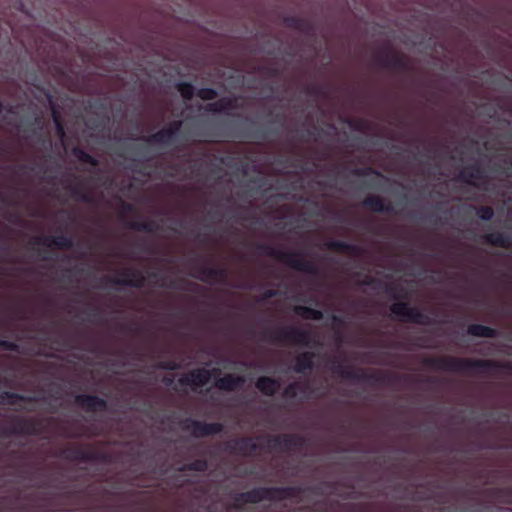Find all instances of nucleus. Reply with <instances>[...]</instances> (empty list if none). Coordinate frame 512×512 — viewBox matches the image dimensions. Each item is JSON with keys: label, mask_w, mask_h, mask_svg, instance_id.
<instances>
[{"label": "nucleus", "mask_w": 512, "mask_h": 512, "mask_svg": "<svg viewBox=\"0 0 512 512\" xmlns=\"http://www.w3.org/2000/svg\"><path fill=\"white\" fill-rule=\"evenodd\" d=\"M423 364L435 370L464 373H489L491 371L512 372V361H496L489 359L457 358L453 356L426 357Z\"/></svg>", "instance_id": "f257e3e1"}, {"label": "nucleus", "mask_w": 512, "mask_h": 512, "mask_svg": "<svg viewBox=\"0 0 512 512\" xmlns=\"http://www.w3.org/2000/svg\"><path fill=\"white\" fill-rule=\"evenodd\" d=\"M303 492L300 486L286 487H258L246 492L238 493L234 496V507L242 508L245 504H256L263 500L280 501L292 499L299 496Z\"/></svg>", "instance_id": "f03ea898"}, {"label": "nucleus", "mask_w": 512, "mask_h": 512, "mask_svg": "<svg viewBox=\"0 0 512 512\" xmlns=\"http://www.w3.org/2000/svg\"><path fill=\"white\" fill-rule=\"evenodd\" d=\"M257 249L261 254L275 258L290 268L310 275L318 274V267L312 260H308L303 251H284L269 244H258Z\"/></svg>", "instance_id": "7ed1b4c3"}, {"label": "nucleus", "mask_w": 512, "mask_h": 512, "mask_svg": "<svg viewBox=\"0 0 512 512\" xmlns=\"http://www.w3.org/2000/svg\"><path fill=\"white\" fill-rule=\"evenodd\" d=\"M332 371L346 380L365 381L377 385L394 384L399 380V375L393 373H386L377 371L373 373H365L364 371H357L350 366L344 365L340 361H335L332 366Z\"/></svg>", "instance_id": "20e7f679"}, {"label": "nucleus", "mask_w": 512, "mask_h": 512, "mask_svg": "<svg viewBox=\"0 0 512 512\" xmlns=\"http://www.w3.org/2000/svg\"><path fill=\"white\" fill-rule=\"evenodd\" d=\"M261 338L272 342L308 346L311 343L312 336L308 330L300 329L295 326H282L274 331H264Z\"/></svg>", "instance_id": "39448f33"}, {"label": "nucleus", "mask_w": 512, "mask_h": 512, "mask_svg": "<svg viewBox=\"0 0 512 512\" xmlns=\"http://www.w3.org/2000/svg\"><path fill=\"white\" fill-rule=\"evenodd\" d=\"M390 311L393 315L400 318L402 321L411 322L420 325L432 324V319L419 308L412 307L407 302H396L390 306Z\"/></svg>", "instance_id": "423d86ee"}, {"label": "nucleus", "mask_w": 512, "mask_h": 512, "mask_svg": "<svg viewBox=\"0 0 512 512\" xmlns=\"http://www.w3.org/2000/svg\"><path fill=\"white\" fill-rule=\"evenodd\" d=\"M42 421L36 418L13 417L12 426L2 430L3 435H39L42 432Z\"/></svg>", "instance_id": "0eeeda50"}, {"label": "nucleus", "mask_w": 512, "mask_h": 512, "mask_svg": "<svg viewBox=\"0 0 512 512\" xmlns=\"http://www.w3.org/2000/svg\"><path fill=\"white\" fill-rule=\"evenodd\" d=\"M180 426L184 431L190 432L195 438L216 435L221 433L224 429L221 423H206L192 418L184 419Z\"/></svg>", "instance_id": "6e6552de"}, {"label": "nucleus", "mask_w": 512, "mask_h": 512, "mask_svg": "<svg viewBox=\"0 0 512 512\" xmlns=\"http://www.w3.org/2000/svg\"><path fill=\"white\" fill-rule=\"evenodd\" d=\"M221 373L219 368L208 370L205 368L194 369L189 373L183 375L178 379L180 386H190L193 390L206 385L212 376H217Z\"/></svg>", "instance_id": "1a4fd4ad"}, {"label": "nucleus", "mask_w": 512, "mask_h": 512, "mask_svg": "<svg viewBox=\"0 0 512 512\" xmlns=\"http://www.w3.org/2000/svg\"><path fill=\"white\" fill-rule=\"evenodd\" d=\"M374 60L383 68L394 69L397 71H407L410 68L405 56L394 52L391 49H384L380 51L375 55Z\"/></svg>", "instance_id": "9d476101"}, {"label": "nucleus", "mask_w": 512, "mask_h": 512, "mask_svg": "<svg viewBox=\"0 0 512 512\" xmlns=\"http://www.w3.org/2000/svg\"><path fill=\"white\" fill-rule=\"evenodd\" d=\"M122 278L118 277H107L105 280L114 285L129 286L140 289L145 284V276L140 270L126 268L120 272Z\"/></svg>", "instance_id": "9b49d317"}, {"label": "nucleus", "mask_w": 512, "mask_h": 512, "mask_svg": "<svg viewBox=\"0 0 512 512\" xmlns=\"http://www.w3.org/2000/svg\"><path fill=\"white\" fill-rule=\"evenodd\" d=\"M268 444L272 449L291 451L302 448L305 444V440L300 435L282 434L269 437Z\"/></svg>", "instance_id": "f8f14e48"}, {"label": "nucleus", "mask_w": 512, "mask_h": 512, "mask_svg": "<svg viewBox=\"0 0 512 512\" xmlns=\"http://www.w3.org/2000/svg\"><path fill=\"white\" fill-rule=\"evenodd\" d=\"M75 404L86 412H103L108 409V402L102 397L92 394H78L75 396Z\"/></svg>", "instance_id": "ddd939ff"}, {"label": "nucleus", "mask_w": 512, "mask_h": 512, "mask_svg": "<svg viewBox=\"0 0 512 512\" xmlns=\"http://www.w3.org/2000/svg\"><path fill=\"white\" fill-rule=\"evenodd\" d=\"M198 272L199 274H193V277L202 282H218L224 284L229 277V271L225 267L201 266L198 268Z\"/></svg>", "instance_id": "4468645a"}, {"label": "nucleus", "mask_w": 512, "mask_h": 512, "mask_svg": "<svg viewBox=\"0 0 512 512\" xmlns=\"http://www.w3.org/2000/svg\"><path fill=\"white\" fill-rule=\"evenodd\" d=\"M259 449V445L252 437H241L232 440L227 445V451L231 454L250 456Z\"/></svg>", "instance_id": "2eb2a0df"}, {"label": "nucleus", "mask_w": 512, "mask_h": 512, "mask_svg": "<svg viewBox=\"0 0 512 512\" xmlns=\"http://www.w3.org/2000/svg\"><path fill=\"white\" fill-rule=\"evenodd\" d=\"M238 97L225 96L218 101L208 103L205 106L207 112L229 114L230 110L238 109Z\"/></svg>", "instance_id": "dca6fc26"}, {"label": "nucleus", "mask_w": 512, "mask_h": 512, "mask_svg": "<svg viewBox=\"0 0 512 512\" xmlns=\"http://www.w3.org/2000/svg\"><path fill=\"white\" fill-rule=\"evenodd\" d=\"M362 205L375 213H393L394 208L390 202L386 203L385 200L378 195H368L364 198Z\"/></svg>", "instance_id": "f3484780"}, {"label": "nucleus", "mask_w": 512, "mask_h": 512, "mask_svg": "<svg viewBox=\"0 0 512 512\" xmlns=\"http://www.w3.org/2000/svg\"><path fill=\"white\" fill-rule=\"evenodd\" d=\"M283 23L287 28L297 30L306 35L314 34V25L310 20L298 16H286Z\"/></svg>", "instance_id": "a211bd4d"}, {"label": "nucleus", "mask_w": 512, "mask_h": 512, "mask_svg": "<svg viewBox=\"0 0 512 512\" xmlns=\"http://www.w3.org/2000/svg\"><path fill=\"white\" fill-rule=\"evenodd\" d=\"M36 244L46 247L55 246L58 249H71L73 247V240L66 235L59 236H41L35 239Z\"/></svg>", "instance_id": "6ab92c4d"}, {"label": "nucleus", "mask_w": 512, "mask_h": 512, "mask_svg": "<svg viewBox=\"0 0 512 512\" xmlns=\"http://www.w3.org/2000/svg\"><path fill=\"white\" fill-rule=\"evenodd\" d=\"M484 178V170L478 164H472L461 170L459 173V180L474 187H479V185L473 180H482Z\"/></svg>", "instance_id": "aec40b11"}, {"label": "nucleus", "mask_w": 512, "mask_h": 512, "mask_svg": "<svg viewBox=\"0 0 512 512\" xmlns=\"http://www.w3.org/2000/svg\"><path fill=\"white\" fill-rule=\"evenodd\" d=\"M324 246L332 251L347 253L353 256H360L363 254V248L356 244H350L341 240H330L325 242Z\"/></svg>", "instance_id": "412c9836"}, {"label": "nucleus", "mask_w": 512, "mask_h": 512, "mask_svg": "<svg viewBox=\"0 0 512 512\" xmlns=\"http://www.w3.org/2000/svg\"><path fill=\"white\" fill-rule=\"evenodd\" d=\"M245 383L243 376L227 374L224 377L217 378L214 382L215 387L222 391H235Z\"/></svg>", "instance_id": "4be33fe9"}, {"label": "nucleus", "mask_w": 512, "mask_h": 512, "mask_svg": "<svg viewBox=\"0 0 512 512\" xmlns=\"http://www.w3.org/2000/svg\"><path fill=\"white\" fill-rule=\"evenodd\" d=\"M63 457L71 461L91 462L96 459L95 453L81 447H69L63 450Z\"/></svg>", "instance_id": "5701e85b"}, {"label": "nucleus", "mask_w": 512, "mask_h": 512, "mask_svg": "<svg viewBox=\"0 0 512 512\" xmlns=\"http://www.w3.org/2000/svg\"><path fill=\"white\" fill-rule=\"evenodd\" d=\"M481 238L485 243L494 247L507 249L512 245V237L499 231L484 234Z\"/></svg>", "instance_id": "b1692460"}, {"label": "nucleus", "mask_w": 512, "mask_h": 512, "mask_svg": "<svg viewBox=\"0 0 512 512\" xmlns=\"http://www.w3.org/2000/svg\"><path fill=\"white\" fill-rule=\"evenodd\" d=\"M255 386L263 395L273 396L280 389V382L269 376H261L256 380Z\"/></svg>", "instance_id": "393cba45"}, {"label": "nucleus", "mask_w": 512, "mask_h": 512, "mask_svg": "<svg viewBox=\"0 0 512 512\" xmlns=\"http://www.w3.org/2000/svg\"><path fill=\"white\" fill-rule=\"evenodd\" d=\"M144 140L151 145L169 146L174 143L175 137L170 135V131L165 128L147 136Z\"/></svg>", "instance_id": "a878e982"}, {"label": "nucleus", "mask_w": 512, "mask_h": 512, "mask_svg": "<svg viewBox=\"0 0 512 512\" xmlns=\"http://www.w3.org/2000/svg\"><path fill=\"white\" fill-rule=\"evenodd\" d=\"M314 356V353L309 351L299 354L296 357V362L293 367V370L296 373H304L306 371H311L314 367Z\"/></svg>", "instance_id": "bb28decb"}, {"label": "nucleus", "mask_w": 512, "mask_h": 512, "mask_svg": "<svg viewBox=\"0 0 512 512\" xmlns=\"http://www.w3.org/2000/svg\"><path fill=\"white\" fill-rule=\"evenodd\" d=\"M467 333L474 337L494 338L498 335L496 329L483 324H470Z\"/></svg>", "instance_id": "cd10ccee"}, {"label": "nucleus", "mask_w": 512, "mask_h": 512, "mask_svg": "<svg viewBox=\"0 0 512 512\" xmlns=\"http://www.w3.org/2000/svg\"><path fill=\"white\" fill-rule=\"evenodd\" d=\"M125 225L135 231L152 233L159 230V225L154 220L128 221Z\"/></svg>", "instance_id": "c85d7f7f"}, {"label": "nucleus", "mask_w": 512, "mask_h": 512, "mask_svg": "<svg viewBox=\"0 0 512 512\" xmlns=\"http://www.w3.org/2000/svg\"><path fill=\"white\" fill-rule=\"evenodd\" d=\"M33 398L25 397L22 394L10 391L0 392V405H16L19 401H32Z\"/></svg>", "instance_id": "c756f323"}, {"label": "nucleus", "mask_w": 512, "mask_h": 512, "mask_svg": "<svg viewBox=\"0 0 512 512\" xmlns=\"http://www.w3.org/2000/svg\"><path fill=\"white\" fill-rule=\"evenodd\" d=\"M294 312L296 315L308 320H321L323 318L322 311L308 306H295Z\"/></svg>", "instance_id": "7c9ffc66"}, {"label": "nucleus", "mask_w": 512, "mask_h": 512, "mask_svg": "<svg viewBox=\"0 0 512 512\" xmlns=\"http://www.w3.org/2000/svg\"><path fill=\"white\" fill-rule=\"evenodd\" d=\"M310 390V386L307 382L305 383H299V382H293L289 384L283 391V395L286 398H295L297 397L298 393H307Z\"/></svg>", "instance_id": "2f4dec72"}, {"label": "nucleus", "mask_w": 512, "mask_h": 512, "mask_svg": "<svg viewBox=\"0 0 512 512\" xmlns=\"http://www.w3.org/2000/svg\"><path fill=\"white\" fill-rule=\"evenodd\" d=\"M72 155L82 163L89 164L93 167L99 165V161L95 157L90 155L88 152H86L79 146H76L72 149Z\"/></svg>", "instance_id": "473e14b6"}, {"label": "nucleus", "mask_w": 512, "mask_h": 512, "mask_svg": "<svg viewBox=\"0 0 512 512\" xmlns=\"http://www.w3.org/2000/svg\"><path fill=\"white\" fill-rule=\"evenodd\" d=\"M72 155L82 163L89 164L93 167L99 165V161L95 157L90 155L88 152H86L79 146H76L72 149Z\"/></svg>", "instance_id": "72a5a7b5"}, {"label": "nucleus", "mask_w": 512, "mask_h": 512, "mask_svg": "<svg viewBox=\"0 0 512 512\" xmlns=\"http://www.w3.org/2000/svg\"><path fill=\"white\" fill-rule=\"evenodd\" d=\"M72 155L82 163L89 164L93 167L99 165V161L95 157L90 155L88 152H86L79 146H76L72 149Z\"/></svg>", "instance_id": "f704fd0d"}, {"label": "nucleus", "mask_w": 512, "mask_h": 512, "mask_svg": "<svg viewBox=\"0 0 512 512\" xmlns=\"http://www.w3.org/2000/svg\"><path fill=\"white\" fill-rule=\"evenodd\" d=\"M51 116L55 125L57 135L60 139H63L66 136L65 125L63 123L60 111L54 106L51 109Z\"/></svg>", "instance_id": "c9c22d12"}, {"label": "nucleus", "mask_w": 512, "mask_h": 512, "mask_svg": "<svg viewBox=\"0 0 512 512\" xmlns=\"http://www.w3.org/2000/svg\"><path fill=\"white\" fill-rule=\"evenodd\" d=\"M68 189L70 191L72 198H74L78 201L84 202V203H92L93 202V196L90 193L85 192L81 187L69 186Z\"/></svg>", "instance_id": "e433bc0d"}, {"label": "nucleus", "mask_w": 512, "mask_h": 512, "mask_svg": "<svg viewBox=\"0 0 512 512\" xmlns=\"http://www.w3.org/2000/svg\"><path fill=\"white\" fill-rule=\"evenodd\" d=\"M208 469V462L206 459H196L190 463L184 464L179 471H197L205 472Z\"/></svg>", "instance_id": "4c0bfd02"}, {"label": "nucleus", "mask_w": 512, "mask_h": 512, "mask_svg": "<svg viewBox=\"0 0 512 512\" xmlns=\"http://www.w3.org/2000/svg\"><path fill=\"white\" fill-rule=\"evenodd\" d=\"M176 89L184 100H192L195 94V88L190 82H179Z\"/></svg>", "instance_id": "58836bf2"}, {"label": "nucleus", "mask_w": 512, "mask_h": 512, "mask_svg": "<svg viewBox=\"0 0 512 512\" xmlns=\"http://www.w3.org/2000/svg\"><path fill=\"white\" fill-rule=\"evenodd\" d=\"M346 123L355 131L365 132L369 128V123L364 118L347 119Z\"/></svg>", "instance_id": "ea45409f"}, {"label": "nucleus", "mask_w": 512, "mask_h": 512, "mask_svg": "<svg viewBox=\"0 0 512 512\" xmlns=\"http://www.w3.org/2000/svg\"><path fill=\"white\" fill-rule=\"evenodd\" d=\"M476 215L483 221H490L494 216V210L490 206L474 207Z\"/></svg>", "instance_id": "a19ab883"}, {"label": "nucleus", "mask_w": 512, "mask_h": 512, "mask_svg": "<svg viewBox=\"0 0 512 512\" xmlns=\"http://www.w3.org/2000/svg\"><path fill=\"white\" fill-rule=\"evenodd\" d=\"M305 93L309 96L314 97H325L327 95V91L325 87L319 84H312L305 88Z\"/></svg>", "instance_id": "79ce46f5"}, {"label": "nucleus", "mask_w": 512, "mask_h": 512, "mask_svg": "<svg viewBox=\"0 0 512 512\" xmlns=\"http://www.w3.org/2000/svg\"><path fill=\"white\" fill-rule=\"evenodd\" d=\"M197 96L201 100L211 101V100H214L218 96V93L214 88L204 87V88H200L197 91Z\"/></svg>", "instance_id": "37998d69"}, {"label": "nucleus", "mask_w": 512, "mask_h": 512, "mask_svg": "<svg viewBox=\"0 0 512 512\" xmlns=\"http://www.w3.org/2000/svg\"><path fill=\"white\" fill-rule=\"evenodd\" d=\"M352 174L355 175V176H368L370 174H374V175H376L378 177H384L381 172H379L378 170H375L372 167L355 168L352 171Z\"/></svg>", "instance_id": "c03bdc74"}, {"label": "nucleus", "mask_w": 512, "mask_h": 512, "mask_svg": "<svg viewBox=\"0 0 512 512\" xmlns=\"http://www.w3.org/2000/svg\"><path fill=\"white\" fill-rule=\"evenodd\" d=\"M490 493L493 496H496L499 498H511L512 497V487L493 488V489H490Z\"/></svg>", "instance_id": "a18cd8bd"}, {"label": "nucleus", "mask_w": 512, "mask_h": 512, "mask_svg": "<svg viewBox=\"0 0 512 512\" xmlns=\"http://www.w3.org/2000/svg\"><path fill=\"white\" fill-rule=\"evenodd\" d=\"M157 367L163 370L174 371L180 369L181 365L175 360H166L159 362Z\"/></svg>", "instance_id": "49530a36"}, {"label": "nucleus", "mask_w": 512, "mask_h": 512, "mask_svg": "<svg viewBox=\"0 0 512 512\" xmlns=\"http://www.w3.org/2000/svg\"><path fill=\"white\" fill-rule=\"evenodd\" d=\"M0 350L19 352V345L9 340L0 339Z\"/></svg>", "instance_id": "de8ad7c7"}, {"label": "nucleus", "mask_w": 512, "mask_h": 512, "mask_svg": "<svg viewBox=\"0 0 512 512\" xmlns=\"http://www.w3.org/2000/svg\"><path fill=\"white\" fill-rule=\"evenodd\" d=\"M181 127H182V121L181 120H175V121H172L170 122L167 126H165L164 128L166 130H169L170 131V135L171 136H176L179 134L180 130H181Z\"/></svg>", "instance_id": "09e8293b"}, {"label": "nucleus", "mask_w": 512, "mask_h": 512, "mask_svg": "<svg viewBox=\"0 0 512 512\" xmlns=\"http://www.w3.org/2000/svg\"><path fill=\"white\" fill-rule=\"evenodd\" d=\"M259 71L269 77L280 76V70L277 67L263 66L259 68Z\"/></svg>", "instance_id": "8fccbe9b"}, {"label": "nucleus", "mask_w": 512, "mask_h": 512, "mask_svg": "<svg viewBox=\"0 0 512 512\" xmlns=\"http://www.w3.org/2000/svg\"><path fill=\"white\" fill-rule=\"evenodd\" d=\"M400 290L401 289H399L398 286H394V285H387V287H386V292L389 293L390 296L396 300L404 298V296L399 293Z\"/></svg>", "instance_id": "3c124183"}, {"label": "nucleus", "mask_w": 512, "mask_h": 512, "mask_svg": "<svg viewBox=\"0 0 512 512\" xmlns=\"http://www.w3.org/2000/svg\"><path fill=\"white\" fill-rule=\"evenodd\" d=\"M10 499L8 496H0V512L11 510Z\"/></svg>", "instance_id": "603ef678"}, {"label": "nucleus", "mask_w": 512, "mask_h": 512, "mask_svg": "<svg viewBox=\"0 0 512 512\" xmlns=\"http://www.w3.org/2000/svg\"><path fill=\"white\" fill-rule=\"evenodd\" d=\"M121 210H122V213H133V212H135V206L128 202H122Z\"/></svg>", "instance_id": "864d4df0"}, {"label": "nucleus", "mask_w": 512, "mask_h": 512, "mask_svg": "<svg viewBox=\"0 0 512 512\" xmlns=\"http://www.w3.org/2000/svg\"><path fill=\"white\" fill-rule=\"evenodd\" d=\"M278 294L277 290L274 289H268L263 293V299H270L275 297Z\"/></svg>", "instance_id": "5fc2aeb1"}, {"label": "nucleus", "mask_w": 512, "mask_h": 512, "mask_svg": "<svg viewBox=\"0 0 512 512\" xmlns=\"http://www.w3.org/2000/svg\"><path fill=\"white\" fill-rule=\"evenodd\" d=\"M221 163L226 165L227 167H233V164H234V158L233 157H230V156H227V157H222L220 159Z\"/></svg>", "instance_id": "6e6d98bb"}, {"label": "nucleus", "mask_w": 512, "mask_h": 512, "mask_svg": "<svg viewBox=\"0 0 512 512\" xmlns=\"http://www.w3.org/2000/svg\"><path fill=\"white\" fill-rule=\"evenodd\" d=\"M283 121H284V116L281 114H276L272 120L273 123H283Z\"/></svg>", "instance_id": "4d7b16f0"}, {"label": "nucleus", "mask_w": 512, "mask_h": 512, "mask_svg": "<svg viewBox=\"0 0 512 512\" xmlns=\"http://www.w3.org/2000/svg\"><path fill=\"white\" fill-rule=\"evenodd\" d=\"M173 381H174L173 377H165V378L163 379V382H164L166 385H168V386L172 385Z\"/></svg>", "instance_id": "13d9d810"}, {"label": "nucleus", "mask_w": 512, "mask_h": 512, "mask_svg": "<svg viewBox=\"0 0 512 512\" xmlns=\"http://www.w3.org/2000/svg\"><path fill=\"white\" fill-rule=\"evenodd\" d=\"M423 338H418L417 343L415 344L418 347H426V345L423 343Z\"/></svg>", "instance_id": "bf43d9fd"}, {"label": "nucleus", "mask_w": 512, "mask_h": 512, "mask_svg": "<svg viewBox=\"0 0 512 512\" xmlns=\"http://www.w3.org/2000/svg\"><path fill=\"white\" fill-rule=\"evenodd\" d=\"M121 330H124V331H136L137 328L133 329L132 327L130 326H126V325H122L121 326Z\"/></svg>", "instance_id": "052dcab7"}, {"label": "nucleus", "mask_w": 512, "mask_h": 512, "mask_svg": "<svg viewBox=\"0 0 512 512\" xmlns=\"http://www.w3.org/2000/svg\"><path fill=\"white\" fill-rule=\"evenodd\" d=\"M33 125H40L41 124V117L36 116L33 120Z\"/></svg>", "instance_id": "680f3d73"}, {"label": "nucleus", "mask_w": 512, "mask_h": 512, "mask_svg": "<svg viewBox=\"0 0 512 512\" xmlns=\"http://www.w3.org/2000/svg\"><path fill=\"white\" fill-rule=\"evenodd\" d=\"M312 135H313L312 130L308 129V130H306V131H305V133H304V135H303V139H304L305 137H311Z\"/></svg>", "instance_id": "e2e57ef3"}, {"label": "nucleus", "mask_w": 512, "mask_h": 512, "mask_svg": "<svg viewBox=\"0 0 512 512\" xmlns=\"http://www.w3.org/2000/svg\"><path fill=\"white\" fill-rule=\"evenodd\" d=\"M333 321L337 324H341L342 323V320L341 318L337 317V316H333Z\"/></svg>", "instance_id": "0e129e2a"}, {"label": "nucleus", "mask_w": 512, "mask_h": 512, "mask_svg": "<svg viewBox=\"0 0 512 512\" xmlns=\"http://www.w3.org/2000/svg\"><path fill=\"white\" fill-rule=\"evenodd\" d=\"M246 166H247L246 164H242V165H241V172H242L243 174H245V173H246Z\"/></svg>", "instance_id": "69168bd1"}, {"label": "nucleus", "mask_w": 512, "mask_h": 512, "mask_svg": "<svg viewBox=\"0 0 512 512\" xmlns=\"http://www.w3.org/2000/svg\"><path fill=\"white\" fill-rule=\"evenodd\" d=\"M5 202V198L0 195V204Z\"/></svg>", "instance_id": "338daca9"}, {"label": "nucleus", "mask_w": 512, "mask_h": 512, "mask_svg": "<svg viewBox=\"0 0 512 512\" xmlns=\"http://www.w3.org/2000/svg\"><path fill=\"white\" fill-rule=\"evenodd\" d=\"M373 281V278H369L368 281H366V284H370Z\"/></svg>", "instance_id": "774afa93"}]
</instances>
